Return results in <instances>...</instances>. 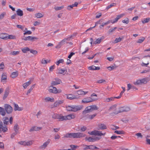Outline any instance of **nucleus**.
Returning a JSON list of instances; mask_svg holds the SVG:
<instances>
[{
  "label": "nucleus",
  "instance_id": "1",
  "mask_svg": "<svg viewBox=\"0 0 150 150\" xmlns=\"http://www.w3.org/2000/svg\"><path fill=\"white\" fill-rule=\"evenodd\" d=\"M88 133L91 135L98 136V137H86L85 139L89 142H94L98 141L102 138V136H105L106 132L102 133L101 131L96 130H93L91 132H88Z\"/></svg>",
  "mask_w": 150,
  "mask_h": 150
},
{
  "label": "nucleus",
  "instance_id": "2",
  "mask_svg": "<svg viewBox=\"0 0 150 150\" xmlns=\"http://www.w3.org/2000/svg\"><path fill=\"white\" fill-rule=\"evenodd\" d=\"M85 136V134L82 133H69L65 134L64 136V137L76 138L84 137Z\"/></svg>",
  "mask_w": 150,
  "mask_h": 150
},
{
  "label": "nucleus",
  "instance_id": "3",
  "mask_svg": "<svg viewBox=\"0 0 150 150\" xmlns=\"http://www.w3.org/2000/svg\"><path fill=\"white\" fill-rule=\"evenodd\" d=\"M149 80L148 77L144 78L141 79L137 80L136 81L133 82V84L135 85H139L142 84H146Z\"/></svg>",
  "mask_w": 150,
  "mask_h": 150
},
{
  "label": "nucleus",
  "instance_id": "4",
  "mask_svg": "<svg viewBox=\"0 0 150 150\" xmlns=\"http://www.w3.org/2000/svg\"><path fill=\"white\" fill-rule=\"evenodd\" d=\"M52 117L54 119H57L59 121H64V116L61 114L54 113L52 115Z\"/></svg>",
  "mask_w": 150,
  "mask_h": 150
},
{
  "label": "nucleus",
  "instance_id": "5",
  "mask_svg": "<svg viewBox=\"0 0 150 150\" xmlns=\"http://www.w3.org/2000/svg\"><path fill=\"white\" fill-rule=\"evenodd\" d=\"M130 110V108L128 107H123L119 108V110L117 111H115L114 113L115 114H117L119 113L123 112H127Z\"/></svg>",
  "mask_w": 150,
  "mask_h": 150
},
{
  "label": "nucleus",
  "instance_id": "6",
  "mask_svg": "<svg viewBox=\"0 0 150 150\" xmlns=\"http://www.w3.org/2000/svg\"><path fill=\"white\" fill-rule=\"evenodd\" d=\"M97 98L93 99L91 97H87L83 99L81 101V102L83 103H90L97 100Z\"/></svg>",
  "mask_w": 150,
  "mask_h": 150
},
{
  "label": "nucleus",
  "instance_id": "7",
  "mask_svg": "<svg viewBox=\"0 0 150 150\" xmlns=\"http://www.w3.org/2000/svg\"><path fill=\"white\" fill-rule=\"evenodd\" d=\"M4 107L5 109V110L7 113L10 114L12 112L13 110V108L9 105L5 104Z\"/></svg>",
  "mask_w": 150,
  "mask_h": 150
},
{
  "label": "nucleus",
  "instance_id": "8",
  "mask_svg": "<svg viewBox=\"0 0 150 150\" xmlns=\"http://www.w3.org/2000/svg\"><path fill=\"white\" fill-rule=\"evenodd\" d=\"M33 141L31 140L28 141H22L19 142L18 143L21 145L24 146H28L31 145L33 144Z\"/></svg>",
  "mask_w": 150,
  "mask_h": 150
},
{
  "label": "nucleus",
  "instance_id": "9",
  "mask_svg": "<svg viewBox=\"0 0 150 150\" xmlns=\"http://www.w3.org/2000/svg\"><path fill=\"white\" fill-rule=\"evenodd\" d=\"M76 117L75 115L74 114H71L64 116V120H71L74 118Z\"/></svg>",
  "mask_w": 150,
  "mask_h": 150
},
{
  "label": "nucleus",
  "instance_id": "10",
  "mask_svg": "<svg viewBox=\"0 0 150 150\" xmlns=\"http://www.w3.org/2000/svg\"><path fill=\"white\" fill-rule=\"evenodd\" d=\"M125 15V14L124 13L121 14L117 15V17L113 20H110L109 21H110V23H111L112 24L115 23L117 22L119 19L124 16Z\"/></svg>",
  "mask_w": 150,
  "mask_h": 150
},
{
  "label": "nucleus",
  "instance_id": "11",
  "mask_svg": "<svg viewBox=\"0 0 150 150\" xmlns=\"http://www.w3.org/2000/svg\"><path fill=\"white\" fill-rule=\"evenodd\" d=\"M38 39V38L36 37L29 36L27 37H25L23 39V40L25 41L28 40L33 41L35 40H37Z\"/></svg>",
  "mask_w": 150,
  "mask_h": 150
},
{
  "label": "nucleus",
  "instance_id": "12",
  "mask_svg": "<svg viewBox=\"0 0 150 150\" xmlns=\"http://www.w3.org/2000/svg\"><path fill=\"white\" fill-rule=\"evenodd\" d=\"M7 79V74L6 73L4 72L2 73L1 81L2 82H6V80Z\"/></svg>",
  "mask_w": 150,
  "mask_h": 150
},
{
  "label": "nucleus",
  "instance_id": "13",
  "mask_svg": "<svg viewBox=\"0 0 150 150\" xmlns=\"http://www.w3.org/2000/svg\"><path fill=\"white\" fill-rule=\"evenodd\" d=\"M61 82V80L60 79H55V81H52L51 83V85L52 86L56 85L59 84Z\"/></svg>",
  "mask_w": 150,
  "mask_h": 150
},
{
  "label": "nucleus",
  "instance_id": "14",
  "mask_svg": "<svg viewBox=\"0 0 150 150\" xmlns=\"http://www.w3.org/2000/svg\"><path fill=\"white\" fill-rule=\"evenodd\" d=\"M92 111V110L90 106H87L85 110L83 111V114H85L87 113L90 112Z\"/></svg>",
  "mask_w": 150,
  "mask_h": 150
},
{
  "label": "nucleus",
  "instance_id": "15",
  "mask_svg": "<svg viewBox=\"0 0 150 150\" xmlns=\"http://www.w3.org/2000/svg\"><path fill=\"white\" fill-rule=\"evenodd\" d=\"M8 130L7 126L4 127L2 122L0 123V132L2 131L4 132H6Z\"/></svg>",
  "mask_w": 150,
  "mask_h": 150
},
{
  "label": "nucleus",
  "instance_id": "16",
  "mask_svg": "<svg viewBox=\"0 0 150 150\" xmlns=\"http://www.w3.org/2000/svg\"><path fill=\"white\" fill-rule=\"evenodd\" d=\"M53 86H50V88L49 90V91L50 92L54 94H56L57 89L55 87H54Z\"/></svg>",
  "mask_w": 150,
  "mask_h": 150
},
{
  "label": "nucleus",
  "instance_id": "17",
  "mask_svg": "<svg viewBox=\"0 0 150 150\" xmlns=\"http://www.w3.org/2000/svg\"><path fill=\"white\" fill-rule=\"evenodd\" d=\"M50 142V139H48L46 142H44L43 144L41 145L40 146V148L42 149H45L49 144Z\"/></svg>",
  "mask_w": 150,
  "mask_h": 150
},
{
  "label": "nucleus",
  "instance_id": "18",
  "mask_svg": "<svg viewBox=\"0 0 150 150\" xmlns=\"http://www.w3.org/2000/svg\"><path fill=\"white\" fill-rule=\"evenodd\" d=\"M57 71L59 74H63L64 73H66L67 72V70L66 68H60L58 69Z\"/></svg>",
  "mask_w": 150,
  "mask_h": 150
},
{
  "label": "nucleus",
  "instance_id": "19",
  "mask_svg": "<svg viewBox=\"0 0 150 150\" xmlns=\"http://www.w3.org/2000/svg\"><path fill=\"white\" fill-rule=\"evenodd\" d=\"M42 128L41 127H39L36 126H34L32 127L29 130L30 132H33L34 131H38L41 129Z\"/></svg>",
  "mask_w": 150,
  "mask_h": 150
},
{
  "label": "nucleus",
  "instance_id": "20",
  "mask_svg": "<svg viewBox=\"0 0 150 150\" xmlns=\"http://www.w3.org/2000/svg\"><path fill=\"white\" fill-rule=\"evenodd\" d=\"M104 38V37L102 36L97 39L94 42L93 44H100L102 40Z\"/></svg>",
  "mask_w": 150,
  "mask_h": 150
},
{
  "label": "nucleus",
  "instance_id": "21",
  "mask_svg": "<svg viewBox=\"0 0 150 150\" xmlns=\"http://www.w3.org/2000/svg\"><path fill=\"white\" fill-rule=\"evenodd\" d=\"M110 23V21L109 20L105 22H103L101 24H100V25L99 26V27L100 29H102L103 28V27H104L105 25L108 24Z\"/></svg>",
  "mask_w": 150,
  "mask_h": 150
},
{
  "label": "nucleus",
  "instance_id": "22",
  "mask_svg": "<svg viewBox=\"0 0 150 150\" xmlns=\"http://www.w3.org/2000/svg\"><path fill=\"white\" fill-rule=\"evenodd\" d=\"M98 127L99 129L103 130L106 129V125L103 124H99L98 125Z\"/></svg>",
  "mask_w": 150,
  "mask_h": 150
},
{
  "label": "nucleus",
  "instance_id": "23",
  "mask_svg": "<svg viewBox=\"0 0 150 150\" xmlns=\"http://www.w3.org/2000/svg\"><path fill=\"white\" fill-rule=\"evenodd\" d=\"M88 69L90 70H99L100 69V67H96L94 66L93 65L89 67Z\"/></svg>",
  "mask_w": 150,
  "mask_h": 150
},
{
  "label": "nucleus",
  "instance_id": "24",
  "mask_svg": "<svg viewBox=\"0 0 150 150\" xmlns=\"http://www.w3.org/2000/svg\"><path fill=\"white\" fill-rule=\"evenodd\" d=\"M8 34L7 33H1L0 34V38L4 40H7Z\"/></svg>",
  "mask_w": 150,
  "mask_h": 150
},
{
  "label": "nucleus",
  "instance_id": "25",
  "mask_svg": "<svg viewBox=\"0 0 150 150\" xmlns=\"http://www.w3.org/2000/svg\"><path fill=\"white\" fill-rule=\"evenodd\" d=\"M88 91H84L80 90L77 91V94L79 95H85L88 93Z\"/></svg>",
  "mask_w": 150,
  "mask_h": 150
},
{
  "label": "nucleus",
  "instance_id": "26",
  "mask_svg": "<svg viewBox=\"0 0 150 150\" xmlns=\"http://www.w3.org/2000/svg\"><path fill=\"white\" fill-rule=\"evenodd\" d=\"M45 101L46 102H54V99L53 98H50V97H47L45 98L44 99Z\"/></svg>",
  "mask_w": 150,
  "mask_h": 150
},
{
  "label": "nucleus",
  "instance_id": "27",
  "mask_svg": "<svg viewBox=\"0 0 150 150\" xmlns=\"http://www.w3.org/2000/svg\"><path fill=\"white\" fill-rule=\"evenodd\" d=\"M66 95L67 96V98L70 100H71L73 99L76 98V96L73 94H69Z\"/></svg>",
  "mask_w": 150,
  "mask_h": 150
},
{
  "label": "nucleus",
  "instance_id": "28",
  "mask_svg": "<svg viewBox=\"0 0 150 150\" xmlns=\"http://www.w3.org/2000/svg\"><path fill=\"white\" fill-rule=\"evenodd\" d=\"M23 109V108L19 107L18 104H14V110L15 111H21Z\"/></svg>",
  "mask_w": 150,
  "mask_h": 150
},
{
  "label": "nucleus",
  "instance_id": "29",
  "mask_svg": "<svg viewBox=\"0 0 150 150\" xmlns=\"http://www.w3.org/2000/svg\"><path fill=\"white\" fill-rule=\"evenodd\" d=\"M32 82L30 80L24 83L23 85V87L25 88H26Z\"/></svg>",
  "mask_w": 150,
  "mask_h": 150
},
{
  "label": "nucleus",
  "instance_id": "30",
  "mask_svg": "<svg viewBox=\"0 0 150 150\" xmlns=\"http://www.w3.org/2000/svg\"><path fill=\"white\" fill-rule=\"evenodd\" d=\"M18 75V71H16L15 72H13L11 75V77L13 78L14 79L17 77Z\"/></svg>",
  "mask_w": 150,
  "mask_h": 150
},
{
  "label": "nucleus",
  "instance_id": "31",
  "mask_svg": "<svg viewBox=\"0 0 150 150\" xmlns=\"http://www.w3.org/2000/svg\"><path fill=\"white\" fill-rule=\"evenodd\" d=\"M64 102V100H57L54 103V106L55 107H57L59 105L62 104Z\"/></svg>",
  "mask_w": 150,
  "mask_h": 150
},
{
  "label": "nucleus",
  "instance_id": "32",
  "mask_svg": "<svg viewBox=\"0 0 150 150\" xmlns=\"http://www.w3.org/2000/svg\"><path fill=\"white\" fill-rule=\"evenodd\" d=\"M0 114L4 116L6 114V112L4 108L0 107Z\"/></svg>",
  "mask_w": 150,
  "mask_h": 150
},
{
  "label": "nucleus",
  "instance_id": "33",
  "mask_svg": "<svg viewBox=\"0 0 150 150\" xmlns=\"http://www.w3.org/2000/svg\"><path fill=\"white\" fill-rule=\"evenodd\" d=\"M17 14L18 16H22L23 15V12L20 9H18L16 11Z\"/></svg>",
  "mask_w": 150,
  "mask_h": 150
},
{
  "label": "nucleus",
  "instance_id": "34",
  "mask_svg": "<svg viewBox=\"0 0 150 150\" xmlns=\"http://www.w3.org/2000/svg\"><path fill=\"white\" fill-rule=\"evenodd\" d=\"M9 93V91L8 90H6L4 92L3 99L4 100L5 99L8 97Z\"/></svg>",
  "mask_w": 150,
  "mask_h": 150
},
{
  "label": "nucleus",
  "instance_id": "35",
  "mask_svg": "<svg viewBox=\"0 0 150 150\" xmlns=\"http://www.w3.org/2000/svg\"><path fill=\"white\" fill-rule=\"evenodd\" d=\"M3 121L4 125H7L9 121V120L8 117H5L3 118Z\"/></svg>",
  "mask_w": 150,
  "mask_h": 150
},
{
  "label": "nucleus",
  "instance_id": "36",
  "mask_svg": "<svg viewBox=\"0 0 150 150\" xmlns=\"http://www.w3.org/2000/svg\"><path fill=\"white\" fill-rule=\"evenodd\" d=\"M16 36L13 35H8V34L7 40L8 39H16Z\"/></svg>",
  "mask_w": 150,
  "mask_h": 150
},
{
  "label": "nucleus",
  "instance_id": "37",
  "mask_svg": "<svg viewBox=\"0 0 150 150\" xmlns=\"http://www.w3.org/2000/svg\"><path fill=\"white\" fill-rule=\"evenodd\" d=\"M145 38L144 37H141L140 38L138 39L137 41V43H142L144 40Z\"/></svg>",
  "mask_w": 150,
  "mask_h": 150
},
{
  "label": "nucleus",
  "instance_id": "38",
  "mask_svg": "<svg viewBox=\"0 0 150 150\" xmlns=\"http://www.w3.org/2000/svg\"><path fill=\"white\" fill-rule=\"evenodd\" d=\"M50 62V60H46L44 59H42L41 61V63L43 64H46L47 63Z\"/></svg>",
  "mask_w": 150,
  "mask_h": 150
},
{
  "label": "nucleus",
  "instance_id": "39",
  "mask_svg": "<svg viewBox=\"0 0 150 150\" xmlns=\"http://www.w3.org/2000/svg\"><path fill=\"white\" fill-rule=\"evenodd\" d=\"M103 21V19H100L99 21L96 22L95 25L93 27V28L96 26H97L98 24H101L102 23Z\"/></svg>",
  "mask_w": 150,
  "mask_h": 150
},
{
  "label": "nucleus",
  "instance_id": "40",
  "mask_svg": "<svg viewBox=\"0 0 150 150\" xmlns=\"http://www.w3.org/2000/svg\"><path fill=\"white\" fill-rule=\"evenodd\" d=\"M72 36H71L70 37H69L67 38H65L63 40H62L60 42L63 45L64 44L65 42H67L68 40L70 38H71Z\"/></svg>",
  "mask_w": 150,
  "mask_h": 150
},
{
  "label": "nucleus",
  "instance_id": "41",
  "mask_svg": "<svg viewBox=\"0 0 150 150\" xmlns=\"http://www.w3.org/2000/svg\"><path fill=\"white\" fill-rule=\"evenodd\" d=\"M64 62V60L62 59H60L58 61L55 62V64L58 66L60 63L63 64Z\"/></svg>",
  "mask_w": 150,
  "mask_h": 150
},
{
  "label": "nucleus",
  "instance_id": "42",
  "mask_svg": "<svg viewBox=\"0 0 150 150\" xmlns=\"http://www.w3.org/2000/svg\"><path fill=\"white\" fill-rule=\"evenodd\" d=\"M150 20V18H144L142 20V22L143 23H147Z\"/></svg>",
  "mask_w": 150,
  "mask_h": 150
},
{
  "label": "nucleus",
  "instance_id": "43",
  "mask_svg": "<svg viewBox=\"0 0 150 150\" xmlns=\"http://www.w3.org/2000/svg\"><path fill=\"white\" fill-rule=\"evenodd\" d=\"M30 50L29 48L28 47H25L22 49V51L23 53H26Z\"/></svg>",
  "mask_w": 150,
  "mask_h": 150
},
{
  "label": "nucleus",
  "instance_id": "44",
  "mask_svg": "<svg viewBox=\"0 0 150 150\" xmlns=\"http://www.w3.org/2000/svg\"><path fill=\"white\" fill-rule=\"evenodd\" d=\"M35 16L36 17L38 18H40L43 17V15L40 13H38L35 14Z\"/></svg>",
  "mask_w": 150,
  "mask_h": 150
},
{
  "label": "nucleus",
  "instance_id": "45",
  "mask_svg": "<svg viewBox=\"0 0 150 150\" xmlns=\"http://www.w3.org/2000/svg\"><path fill=\"white\" fill-rule=\"evenodd\" d=\"M76 108L77 111L82 109L83 108V106L82 105H76Z\"/></svg>",
  "mask_w": 150,
  "mask_h": 150
},
{
  "label": "nucleus",
  "instance_id": "46",
  "mask_svg": "<svg viewBox=\"0 0 150 150\" xmlns=\"http://www.w3.org/2000/svg\"><path fill=\"white\" fill-rule=\"evenodd\" d=\"M90 106L91 108L92 111L93 110H97L98 109V107L96 105H92Z\"/></svg>",
  "mask_w": 150,
  "mask_h": 150
},
{
  "label": "nucleus",
  "instance_id": "47",
  "mask_svg": "<svg viewBox=\"0 0 150 150\" xmlns=\"http://www.w3.org/2000/svg\"><path fill=\"white\" fill-rule=\"evenodd\" d=\"M115 99L114 97H111L110 98H107L105 99V101L106 102H109L114 100Z\"/></svg>",
  "mask_w": 150,
  "mask_h": 150
},
{
  "label": "nucleus",
  "instance_id": "48",
  "mask_svg": "<svg viewBox=\"0 0 150 150\" xmlns=\"http://www.w3.org/2000/svg\"><path fill=\"white\" fill-rule=\"evenodd\" d=\"M116 5V4L115 3H113L111 4L110 5H108L107 6L106 8V9L107 10H108L109 9L111 8L112 6H115Z\"/></svg>",
  "mask_w": 150,
  "mask_h": 150
},
{
  "label": "nucleus",
  "instance_id": "49",
  "mask_svg": "<svg viewBox=\"0 0 150 150\" xmlns=\"http://www.w3.org/2000/svg\"><path fill=\"white\" fill-rule=\"evenodd\" d=\"M19 51H14L12 52H11V54L12 55H16L19 54Z\"/></svg>",
  "mask_w": 150,
  "mask_h": 150
},
{
  "label": "nucleus",
  "instance_id": "50",
  "mask_svg": "<svg viewBox=\"0 0 150 150\" xmlns=\"http://www.w3.org/2000/svg\"><path fill=\"white\" fill-rule=\"evenodd\" d=\"M97 115L96 113L91 115H89L88 116V119L91 120L93 119Z\"/></svg>",
  "mask_w": 150,
  "mask_h": 150
},
{
  "label": "nucleus",
  "instance_id": "51",
  "mask_svg": "<svg viewBox=\"0 0 150 150\" xmlns=\"http://www.w3.org/2000/svg\"><path fill=\"white\" fill-rule=\"evenodd\" d=\"M89 149H97L98 148L94 145H89Z\"/></svg>",
  "mask_w": 150,
  "mask_h": 150
},
{
  "label": "nucleus",
  "instance_id": "52",
  "mask_svg": "<svg viewBox=\"0 0 150 150\" xmlns=\"http://www.w3.org/2000/svg\"><path fill=\"white\" fill-rule=\"evenodd\" d=\"M114 132L117 134H124V132L123 131H115Z\"/></svg>",
  "mask_w": 150,
  "mask_h": 150
},
{
  "label": "nucleus",
  "instance_id": "53",
  "mask_svg": "<svg viewBox=\"0 0 150 150\" xmlns=\"http://www.w3.org/2000/svg\"><path fill=\"white\" fill-rule=\"evenodd\" d=\"M64 8V6H61L55 7L54 9L56 11H58Z\"/></svg>",
  "mask_w": 150,
  "mask_h": 150
},
{
  "label": "nucleus",
  "instance_id": "54",
  "mask_svg": "<svg viewBox=\"0 0 150 150\" xmlns=\"http://www.w3.org/2000/svg\"><path fill=\"white\" fill-rule=\"evenodd\" d=\"M122 23L126 24H128L129 22V19L127 18H126L125 19L122 20Z\"/></svg>",
  "mask_w": 150,
  "mask_h": 150
},
{
  "label": "nucleus",
  "instance_id": "55",
  "mask_svg": "<svg viewBox=\"0 0 150 150\" xmlns=\"http://www.w3.org/2000/svg\"><path fill=\"white\" fill-rule=\"evenodd\" d=\"M18 125L17 124H16L14 127V129L16 132L17 133L18 131Z\"/></svg>",
  "mask_w": 150,
  "mask_h": 150
},
{
  "label": "nucleus",
  "instance_id": "56",
  "mask_svg": "<svg viewBox=\"0 0 150 150\" xmlns=\"http://www.w3.org/2000/svg\"><path fill=\"white\" fill-rule=\"evenodd\" d=\"M122 39L119 37L118 38H116L114 40V43H116L121 41Z\"/></svg>",
  "mask_w": 150,
  "mask_h": 150
},
{
  "label": "nucleus",
  "instance_id": "57",
  "mask_svg": "<svg viewBox=\"0 0 150 150\" xmlns=\"http://www.w3.org/2000/svg\"><path fill=\"white\" fill-rule=\"evenodd\" d=\"M72 105L71 106H68L66 107L67 110L68 111H72Z\"/></svg>",
  "mask_w": 150,
  "mask_h": 150
},
{
  "label": "nucleus",
  "instance_id": "58",
  "mask_svg": "<svg viewBox=\"0 0 150 150\" xmlns=\"http://www.w3.org/2000/svg\"><path fill=\"white\" fill-rule=\"evenodd\" d=\"M5 68L4 63L2 62L0 64V69L3 70Z\"/></svg>",
  "mask_w": 150,
  "mask_h": 150
},
{
  "label": "nucleus",
  "instance_id": "59",
  "mask_svg": "<svg viewBox=\"0 0 150 150\" xmlns=\"http://www.w3.org/2000/svg\"><path fill=\"white\" fill-rule=\"evenodd\" d=\"M116 105H113L110 107V110L112 111H115L116 109Z\"/></svg>",
  "mask_w": 150,
  "mask_h": 150
},
{
  "label": "nucleus",
  "instance_id": "60",
  "mask_svg": "<svg viewBox=\"0 0 150 150\" xmlns=\"http://www.w3.org/2000/svg\"><path fill=\"white\" fill-rule=\"evenodd\" d=\"M106 82V81L104 79H100L97 81V83H105Z\"/></svg>",
  "mask_w": 150,
  "mask_h": 150
},
{
  "label": "nucleus",
  "instance_id": "61",
  "mask_svg": "<svg viewBox=\"0 0 150 150\" xmlns=\"http://www.w3.org/2000/svg\"><path fill=\"white\" fill-rule=\"evenodd\" d=\"M70 146L72 149H73V150H75L76 148L79 147L78 146L73 145H70Z\"/></svg>",
  "mask_w": 150,
  "mask_h": 150
},
{
  "label": "nucleus",
  "instance_id": "62",
  "mask_svg": "<svg viewBox=\"0 0 150 150\" xmlns=\"http://www.w3.org/2000/svg\"><path fill=\"white\" fill-rule=\"evenodd\" d=\"M30 51V53L34 54H36L38 53V52L37 51L33 50H31Z\"/></svg>",
  "mask_w": 150,
  "mask_h": 150
},
{
  "label": "nucleus",
  "instance_id": "63",
  "mask_svg": "<svg viewBox=\"0 0 150 150\" xmlns=\"http://www.w3.org/2000/svg\"><path fill=\"white\" fill-rule=\"evenodd\" d=\"M6 14V13L5 12H3L0 15V19H3Z\"/></svg>",
  "mask_w": 150,
  "mask_h": 150
},
{
  "label": "nucleus",
  "instance_id": "64",
  "mask_svg": "<svg viewBox=\"0 0 150 150\" xmlns=\"http://www.w3.org/2000/svg\"><path fill=\"white\" fill-rule=\"evenodd\" d=\"M117 29L116 27H115L112 28L109 30V33H111L113 32Z\"/></svg>",
  "mask_w": 150,
  "mask_h": 150
}]
</instances>
